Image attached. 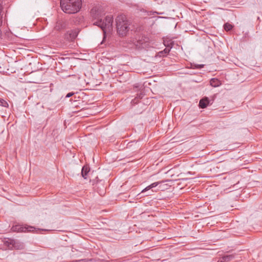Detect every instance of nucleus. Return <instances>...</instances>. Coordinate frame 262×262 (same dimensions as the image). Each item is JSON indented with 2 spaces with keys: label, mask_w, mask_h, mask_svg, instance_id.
I'll list each match as a JSON object with an SVG mask.
<instances>
[{
  "label": "nucleus",
  "mask_w": 262,
  "mask_h": 262,
  "mask_svg": "<svg viewBox=\"0 0 262 262\" xmlns=\"http://www.w3.org/2000/svg\"><path fill=\"white\" fill-rule=\"evenodd\" d=\"M93 25L99 27L103 31V40L106 36V30L110 31L113 28V17L112 15H107L102 19L101 12L99 8L93 7L90 11Z\"/></svg>",
  "instance_id": "obj_1"
},
{
  "label": "nucleus",
  "mask_w": 262,
  "mask_h": 262,
  "mask_svg": "<svg viewBox=\"0 0 262 262\" xmlns=\"http://www.w3.org/2000/svg\"><path fill=\"white\" fill-rule=\"evenodd\" d=\"M61 10L67 14H75L78 12L82 7L81 0H60Z\"/></svg>",
  "instance_id": "obj_2"
},
{
  "label": "nucleus",
  "mask_w": 262,
  "mask_h": 262,
  "mask_svg": "<svg viewBox=\"0 0 262 262\" xmlns=\"http://www.w3.org/2000/svg\"><path fill=\"white\" fill-rule=\"evenodd\" d=\"M115 21L117 33L120 36H125L130 29V23L126 16L122 14H120L117 16Z\"/></svg>",
  "instance_id": "obj_3"
},
{
  "label": "nucleus",
  "mask_w": 262,
  "mask_h": 262,
  "mask_svg": "<svg viewBox=\"0 0 262 262\" xmlns=\"http://www.w3.org/2000/svg\"><path fill=\"white\" fill-rule=\"evenodd\" d=\"M162 183L163 181L152 183L143 189L138 195H141V197L148 196L154 195L155 193L161 190L160 184Z\"/></svg>",
  "instance_id": "obj_4"
},
{
  "label": "nucleus",
  "mask_w": 262,
  "mask_h": 262,
  "mask_svg": "<svg viewBox=\"0 0 262 262\" xmlns=\"http://www.w3.org/2000/svg\"><path fill=\"white\" fill-rule=\"evenodd\" d=\"M13 232H34L41 229L25 224L15 223L11 228Z\"/></svg>",
  "instance_id": "obj_5"
},
{
  "label": "nucleus",
  "mask_w": 262,
  "mask_h": 262,
  "mask_svg": "<svg viewBox=\"0 0 262 262\" xmlns=\"http://www.w3.org/2000/svg\"><path fill=\"white\" fill-rule=\"evenodd\" d=\"M4 245L10 249L21 250L24 249V244L18 239L8 238L4 241Z\"/></svg>",
  "instance_id": "obj_6"
},
{
  "label": "nucleus",
  "mask_w": 262,
  "mask_h": 262,
  "mask_svg": "<svg viewBox=\"0 0 262 262\" xmlns=\"http://www.w3.org/2000/svg\"><path fill=\"white\" fill-rule=\"evenodd\" d=\"M78 33L76 30H70L67 31L64 35V39L69 41H72L77 36Z\"/></svg>",
  "instance_id": "obj_7"
},
{
  "label": "nucleus",
  "mask_w": 262,
  "mask_h": 262,
  "mask_svg": "<svg viewBox=\"0 0 262 262\" xmlns=\"http://www.w3.org/2000/svg\"><path fill=\"white\" fill-rule=\"evenodd\" d=\"M210 100L207 97H204L201 99L199 102V106L200 108H205L210 104Z\"/></svg>",
  "instance_id": "obj_8"
},
{
  "label": "nucleus",
  "mask_w": 262,
  "mask_h": 262,
  "mask_svg": "<svg viewBox=\"0 0 262 262\" xmlns=\"http://www.w3.org/2000/svg\"><path fill=\"white\" fill-rule=\"evenodd\" d=\"M165 46L166 47V48L165 49H164L163 51H160L159 52H158V55L160 57H164V56H166L167 54H168L170 51V49L172 47V45H171V43H170L169 45L165 44Z\"/></svg>",
  "instance_id": "obj_9"
},
{
  "label": "nucleus",
  "mask_w": 262,
  "mask_h": 262,
  "mask_svg": "<svg viewBox=\"0 0 262 262\" xmlns=\"http://www.w3.org/2000/svg\"><path fill=\"white\" fill-rule=\"evenodd\" d=\"M90 168L88 165H84L82 167L81 173V176L84 179H86V176L90 172Z\"/></svg>",
  "instance_id": "obj_10"
},
{
  "label": "nucleus",
  "mask_w": 262,
  "mask_h": 262,
  "mask_svg": "<svg viewBox=\"0 0 262 262\" xmlns=\"http://www.w3.org/2000/svg\"><path fill=\"white\" fill-rule=\"evenodd\" d=\"M234 258V254H228L223 256L218 262H228Z\"/></svg>",
  "instance_id": "obj_11"
},
{
  "label": "nucleus",
  "mask_w": 262,
  "mask_h": 262,
  "mask_svg": "<svg viewBox=\"0 0 262 262\" xmlns=\"http://www.w3.org/2000/svg\"><path fill=\"white\" fill-rule=\"evenodd\" d=\"M143 96H144V94L142 93L137 94V96L134 99H133L132 100L131 104L132 105L137 104L139 100L143 98Z\"/></svg>",
  "instance_id": "obj_12"
},
{
  "label": "nucleus",
  "mask_w": 262,
  "mask_h": 262,
  "mask_svg": "<svg viewBox=\"0 0 262 262\" xmlns=\"http://www.w3.org/2000/svg\"><path fill=\"white\" fill-rule=\"evenodd\" d=\"M67 24L65 22L58 21L55 27L56 29L57 30H62L66 28Z\"/></svg>",
  "instance_id": "obj_13"
},
{
  "label": "nucleus",
  "mask_w": 262,
  "mask_h": 262,
  "mask_svg": "<svg viewBox=\"0 0 262 262\" xmlns=\"http://www.w3.org/2000/svg\"><path fill=\"white\" fill-rule=\"evenodd\" d=\"M233 28V26L229 23H225L224 25V29L226 31H231Z\"/></svg>",
  "instance_id": "obj_14"
},
{
  "label": "nucleus",
  "mask_w": 262,
  "mask_h": 262,
  "mask_svg": "<svg viewBox=\"0 0 262 262\" xmlns=\"http://www.w3.org/2000/svg\"><path fill=\"white\" fill-rule=\"evenodd\" d=\"M219 81L215 78H212L210 81L211 85L214 87L218 86Z\"/></svg>",
  "instance_id": "obj_15"
},
{
  "label": "nucleus",
  "mask_w": 262,
  "mask_h": 262,
  "mask_svg": "<svg viewBox=\"0 0 262 262\" xmlns=\"http://www.w3.org/2000/svg\"><path fill=\"white\" fill-rule=\"evenodd\" d=\"M0 105L4 107H8V103L3 99H0Z\"/></svg>",
  "instance_id": "obj_16"
},
{
  "label": "nucleus",
  "mask_w": 262,
  "mask_h": 262,
  "mask_svg": "<svg viewBox=\"0 0 262 262\" xmlns=\"http://www.w3.org/2000/svg\"><path fill=\"white\" fill-rule=\"evenodd\" d=\"M193 66V67L192 68V69H201L204 68V64H194Z\"/></svg>",
  "instance_id": "obj_17"
},
{
  "label": "nucleus",
  "mask_w": 262,
  "mask_h": 262,
  "mask_svg": "<svg viewBox=\"0 0 262 262\" xmlns=\"http://www.w3.org/2000/svg\"><path fill=\"white\" fill-rule=\"evenodd\" d=\"M141 88H142V86L138 83H137L134 85V89L135 91L140 90Z\"/></svg>",
  "instance_id": "obj_18"
},
{
  "label": "nucleus",
  "mask_w": 262,
  "mask_h": 262,
  "mask_svg": "<svg viewBox=\"0 0 262 262\" xmlns=\"http://www.w3.org/2000/svg\"><path fill=\"white\" fill-rule=\"evenodd\" d=\"M74 93H73V92H70V93H68L67 94V95H66V98H69V97H70L72 96L73 95H74Z\"/></svg>",
  "instance_id": "obj_19"
},
{
  "label": "nucleus",
  "mask_w": 262,
  "mask_h": 262,
  "mask_svg": "<svg viewBox=\"0 0 262 262\" xmlns=\"http://www.w3.org/2000/svg\"><path fill=\"white\" fill-rule=\"evenodd\" d=\"M101 182H102V180H100V181H99V183H101Z\"/></svg>",
  "instance_id": "obj_20"
}]
</instances>
